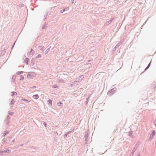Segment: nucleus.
<instances>
[{"instance_id": "f257e3e1", "label": "nucleus", "mask_w": 156, "mask_h": 156, "mask_svg": "<svg viewBox=\"0 0 156 156\" xmlns=\"http://www.w3.org/2000/svg\"><path fill=\"white\" fill-rule=\"evenodd\" d=\"M35 74L34 73L29 72L27 75V76L28 79H31L35 77Z\"/></svg>"}, {"instance_id": "f03ea898", "label": "nucleus", "mask_w": 156, "mask_h": 156, "mask_svg": "<svg viewBox=\"0 0 156 156\" xmlns=\"http://www.w3.org/2000/svg\"><path fill=\"white\" fill-rule=\"evenodd\" d=\"M116 91V88H113L108 91V94L109 96H111L114 94Z\"/></svg>"}, {"instance_id": "7ed1b4c3", "label": "nucleus", "mask_w": 156, "mask_h": 156, "mask_svg": "<svg viewBox=\"0 0 156 156\" xmlns=\"http://www.w3.org/2000/svg\"><path fill=\"white\" fill-rule=\"evenodd\" d=\"M89 130H87L85 132V135H84V138L85 139V140L86 141H87L89 139L88 138V133H89Z\"/></svg>"}, {"instance_id": "20e7f679", "label": "nucleus", "mask_w": 156, "mask_h": 156, "mask_svg": "<svg viewBox=\"0 0 156 156\" xmlns=\"http://www.w3.org/2000/svg\"><path fill=\"white\" fill-rule=\"evenodd\" d=\"M151 87L153 89H156V82H154L152 83L151 85Z\"/></svg>"}, {"instance_id": "39448f33", "label": "nucleus", "mask_w": 156, "mask_h": 156, "mask_svg": "<svg viewBox=\"0 0 156 156\" xmlns=\"http://www.w3.org/2000/svg\"><path fill=\"white\" fill-rule=\"evenodd\" d=\"M129 136L133 138H135V136L133 134V131H130L129 132Z\"/></svg>"}, {"instance_id": "423d86ee", "label": "nucleus", "mask_w": 156, "mask_h": 156, "mask_svg": "<svg viewBox=\"0 0 156 156\" xmlns=\"http://www.w3.org/2000/svg\"><path fill=\"white\" fill-rule=\"evenodd\" d=\"M10 152V151L9 149H5L2 151H0V154L2 153H9Z\"/></svg>"}, {"instance_id": "0eeeda50", "label": "nucleus", "mask_w": 156, "mask_h": 156, "mask_svg": "<svg viewBox=\"0 0 156 156\" xmlns=\"http://www.w3.org/2000/svg\"><path fill=\"white\" fill-rule=\"evenodd\" d=\"M84 78V76L83 75H81L80 76L79 78L78 79H77V81H78V82H79V81H81Z\"/></svg>"}, {"instance_id": "6e6552de", "label": "nucleus", "mask_w": 156, "mask_h": 156, "mask_svg": "<svg viewBox=\"0 0 156 156\" xmlns=\"http://www.w3.org/2000/svg\"><path fill=\"white\" fill-rule=\"evenodd\" d=\"M136 150V148L134 147L132 151L131 154H130V156H133L134 154L135 151Z\"/></svg>"}, {"instance_id": "1a4fd4ad", "label": "nucleus", "mask_w": 156, "mask_h": 156, "mask_svg": "<svg viewBox=\"0 0 156 156\" xmlns=\"http://www.w3.org/2000/svg\"><path fill=\"white\" fill-rule=\"evenodd\" d=\"M48 14V11H47L45 12L44 14H43V16L44 17V20L45 19L47 18Z\"/></svg>"}, {"instance_id": "9d476101", "label": "nucleus", "mask_w": 156, "mask_h": 156, "mask_svg": "<svg viewBox=\"0 0 156 156\" xmlns=\"http://www.w3.org/2000/svg\"><path fill=\"white\" fill-rule=\"evenodd\" d=\"M119 43L117 44L113 48V52H114L115 51L116 49L119 46Z\"/></svg>"}, {"instance_id": "9b49d317", "label": "nucleus", "mask_w": 156, "mask_h": 156, "mask_svg": "<svg viewBox=\"0 0 156 156\" xmlns=\"http://www.w3.org/2000/svg\"><path fill=\"white\" fill-rule=\"evenodd\" d=\"M38 48L40 49V50L42 51H44V47H42V46L39 45L38 46Z\"/></svg>"}, {"instance_id": "f8f14e48", "label": "nucleus", "mask_w": 156, "mask_h": 156, "mask_svg": "<svg viewBox=\"0 0 156 156\" xmlns=\"http://www.w3.org/2000/svg\"><path fill=\"white\" fill-rule=\"evenodd\" d=\"M52 101L50 99H49L48 100L47 102L48 104V105L50 106H51L52 105Z\"/></svg>"}, {"instance_id": "ddd939ff", "label": "nucleus", "mask_w": 156, "mask_h": 156, "mask_svg": "<svg viewBox=\"0 0 156 156\" xmlns=\"http://www.w3.org/2000/svg\"><path fill=\"white\" fill-rule=\"evenodd\" d=\"M156 133V132L155 130H153L152 131L151 133V134L150 136V137H151V136H154L155 135Z\"/></svg>"}, {"instance_id": "4468645a", "label": "nucleus", "mask_w": 156, "mask_h": 156, "mask_svg": "<svg viewBox=\"0 0 156 156\" xmlns=\"http://www.w3.org/2000/svg\"><path fill=\"white\" fill-rule=\"evenodd\" d=\"M151 60L150 62L149 63L147 66L146 68L144 69V71H146L149 68L150 66H151Z\"/></svg>"}, {"instance_id": "2eb2a0df", "label": "nucleus", "mask_w": 156, "mask_h": 156, "mask_svg": "<svg viewBox=\"0 0 156 156\" xmlns=\"http://www.w3.org/2000/svg\"><path fill=\"white\" fill-rule=\"evenodd\" d=\"M5 51H6V50L5 49L4 50H1V56H3V55H4L5 53Z\"/></svg>"}, {"instance_id": "dca6fc26", "label": "nucleus", "mask_w": 156, "mask_h": 156, "mask_svg": "<svg viewBox=\"0 0 156 156\" xmlns=\"http://www.w3.org/2000/svg\"><path fill=\"white\" fill-rule=\"evenodd\" d=\"M39 97V96L37 94L34 95L33 96V98L35 99H37Z\"/></svg>"}, {"instance_id": "f3484780", "label": "nucleus", "mask_w": 156, "mask_h": 156, "mask_svg": "<svg viewBox=\"0 0 156 156\" xmlns=\"http://www.w3.org/2000/svg\"><path fill=\"white\" fill-rule=\"evenodd\" d=\"M34 52L35 51L32 48H31L30 52H29L28 53L29 54L33 55L34 54Z\"/></svg>"}, {"instance_id": "a211bd4d", "label": "nucleus", "mask_w": 156, "mask_h": 156, "mask_svg": "<svg viewBox=\"0 0 156 156\" xmlns=\"http://www.w3.org/2000/svg\"><path fill=\"white\" fill-rule=\"evenodd\" d=\"M57 105L58 106L60 107L62 106L63 103L61 101H59L57 103Z\"/></svg>"}, {"instance_id": "6ab92c4d", "label": "nucleus", "mask_w": 156, "mask_h": 156, "mask_svg": "<svg viewBox=\"0 0 156 156\" xmlns=\"http://www.w3.org/2000/svg\"><path fill=\"white\" fill-rule=\"evenodd\" d=\"M28 60H29V58H25V59L24 60V61L25 62L26 65H28Z\"/></svg>"}, {"instance_id": "aec40b11", "label": "nucleus", "mask_w": 156, "mask_h": 156, "mask_svg": "<svg viewBox=\"0 0 156 156\" xmlns=\"http://www.w3.org/2000/svg\"><path fill=\"white\" fill-rule=\"evenodd\" d=\"M2 141L3 142V144L4 143L5 144H6L8 143V142L7 141V140L4 139H3Z\"/></svg>"}, {"instance_id": "412c9836", "label": "nucleus", "mask_w": 156, "mask_h": 156, "mask_svg": "<svg viewBox=\"0 0 156 156\" xmlns=\"http://www.w3.org/2000/svg\"><path fill=\"white\" fill-rule=\"evenodd\" d=\"M41 123L44 125L45 128L47 127V123L46 122L42 121L41 122Z\"/></svg>"}, {"instance_id": "4be33fe9", "label": "nucleus", "mask_w": 156, "mask_h": 156, "mask_svg": "<svg viewBox=\"0 0 156 156\" xmlns=\"http://www.w3.org/2000/svg\"><path fill=\"white\" fill-rule=\"evenodd\" d=\"M15 101H14V99H12L11 100V103H10V105H12L14 104L15 103Z\"/></svg>"}, {"instance_id": "5701e85b", "label": "nucleus", "mask_w": 156, "mask_h": 156, "mask_svg": "<svg viewBox=\"0 0 156 156\" xmlns=\"http://www.w3.org/2000/svg\"><path fill=\"white\" fill-rule=\"evenodd\" d=\"M24 72L23 71H18L16 73L17 75H20L21 74L23 73Z\"/></svg>"}, {"instance_id": "b1692460", "label": "nucleus", "mask_w": 156, "mask_h": 156, "mask_svg": "<svg viewBox=\"0 0 156 156\" xmlns=\"http://www.w3.org/2000/svg\"><path fill=\"white\" fill-rule=\"evenodd\" d=\"M58 86L57 85H52V87L53 88H55L58 87Z\"/></svg>"}, {"instance_id": "393cba45", "label": "nucleus", "mask_w": 156, "mask_h": 156, "mask_svg": "<svg viewBox=\"0 0 156 156\" xmlns=\"http://www.w3.org/2000/svg\"><path fill=\"white\" fill-rule=\"evenodd\" d=\"M63 12L68 11L69 10V7H67L66 8H65V9H62Z\"/></svg>"}, {"instance_id": "a878e982", "label": "nucleus", "mask_w": 156, "mask_h": 156, "mask_svg": "<svg viewBox=\"0 0 156 156\" xmlns=\"http://www.w3.org/2000/svg\"><path fill=\"white\" fill-rule=\"evenodd\" d=\"M10 119V117L9 115H8L6 117V119L5 121H6V120H9V119Z\"/></svg>"}, {"instance_id": "bb28decb", "label": "nucleus", "mask_w": 156, "mask_h": 156, "mask_svg": "<svg viewBox=\"0 0 156 156\" xmlns=\"http://www.w3.org/2000/svg\"><path fill=\"white\" fill-rule=\"evenodd\" d=\"M21 100L24 101L26 102H27V103L29 102L28 100L27 99H25V98L22 99H21Z\"/></svg>"}, {"instance_id": "cd10ccee", "label": "nucleus", "mask_w": 156, "mask_h": 156, "mask_svg": "<svg viewBox=\"0 0 156 156\" xmlns=\"http://www.w3.org/2000/svg\"><path fill=\"white\" fill-rule=\"evenodd\" d=\"M20 80H23L24 79V77L22 75H20Z\"/></svg>"}, {"instance_id": "c85d7f7f", "label": "nucleus", "mask_w": 156, "mask_h": 156, "mask_svg": "<svg viewBox=\"0 0 156 156\" xmlns=\"http://www.w3.org/2000/svg\"><path fill=\"white\" fill-rule=\"evenodd\" d=\"M51 48V46H50L49 48H48L45 51L46 54L48 53L49 51H50V48Z\"/></svg>"}, {"instance_id": "c756f323", "label": "nucleus", "mask_w": 156, "mask_h": 156, "mask_svg": "<svg viewBox=\"0 0 156 156\" xmlns=\"http://www.w3.org/2000/svg\"><path fill=\"white\" fill-rule=\"evenodd\" d=\"M11 93L12 94L11 95V96H14L17 94V93L16 92L12 91Z\"/></svg>"}, {"instance_id": "7c9ffc66", "label": "nucleus", "mask_w": 156, "mask_h": 156, "mask_svg": "<svg viewBox=\"0 0 156 156\" xmlns=\"http://www.w3.org/2000/svg\"><path fill=\"white\" fill-rule=\"evenodd\" d=\"M13 114H14V112H13L9 111L8 112V114L9 115H12Z\"/></svg>"}, {"instance_id": "2f4dec72", "label": "nucleus", "mask_w": 156, "mask_h": 156, "mask_svg": "<svg viewBox=\"0 0 156 156\" xmlns=\"http://www.w3.org/2000/svg\"><path fill=\"white\" fill-rule=\"evenodd\" d=\"M5 122H6V124L7 125H9V123L10 122V121L9 120H6V121H5Z\"/></svg>"}, {"instance_id": "473e14b6", "label": "nucleus", "mask_w": 156, "mask_h": 156, "mask_svg": "<svg viewBox=\"0 0 156 156\" xmlns=\"http://www.w3.org/2000/svg\"><path fill=\"white\" fill-rule=\"evenodd\" d=\"M41 57V55L40 54H38L37 56L35 57V58H39Z\"/></svg>"}, {"instance_id": "72a5a7b5", "label": "nucleus", "mask_w": 156, "mask_h": 156, "mask_svg": "<svg viewBox=\"0 0 156 156\" xmlns=\"http://www.w3.org/2000/svg\"><path fill=\"white\" fill-rule=\"evenodd\" d=\"M114 20V18H112L110 19V20L109 21V22L110 23H111V22L113 21V20Z\"/></svg>"}, {"instance_id": "f704fd0d", "label": "nucleus", "mask_w": 156, "mask_h": 156, "mask_svg": "<svg viewBox=\"0 0 156 156\" xmlns=\"http://www.w3.org/2000/svg\"><path fill=\"white\" fill-rule=\"evenodd\" d=\"M58 83H64V82H63V80H58Z\"/></svg>"}, {"instance_id": "c9c22d12", "label": "nucleus", "mask_w": 156, "mask_h": 156, "mask_svg": "<svg viewBox=\"0 0 156 156\" xmlns=\"http://www.w3.org/2000/svg\"><path fill=\"white\" fill-rule=\"evenodd\" d=\"M68 134H69V133H66L64 135V138H65L66 137H67V135Z\"/></svg>"}, {"instance_id": "e433bc0d", "label": "nucleus", "mask_w": 156, "mask_h": 156, "mask_svg": "<svg viewBox=\"0 0 156 156\" xmlns=\"http://www.w3.org/2000/svg\"><path fill=\"white\" fill-rule=\"evenodd\" d=\"M4 132H5V133L6 134H6H9V133L10 131H4Z\"/></svg>"}, {"instance_id": "4c0bfd02", "label": "nucleus", "mask_w": 156, "mask_h": 156, "mask_svg": "<svg viewBox=\"0 0 156 156\" xmlns=\"http://www.w3.org/2000/svg\"><path fill=\"white\" fill-rule=\"evenodd\" d=\"M31 62L32 63V64H34V59L33 58L31 60Z\"/></svg>"}, {"instance_id": "58836bf2", "label": "nucleus", "mask_w": 156, "mask_h": 156, "mask_svg": "<svg viewBox=\"0 0 156 156\" xmlns=\"http://www.w3.org/2000/svg\"><path fill=\"white\" fill-rule=\"evenodd\" d=\"M15 76H13L12 78V81H13L15 79Z\"/></svg>"}, {"instance_id": "ea45409f", "label": "nucleus", "mask_w": 156, "mask_h": 156, "mask_svg": "<svg viewBox=\"0 0 156 156\" xmlns=\"http://www.w3.org/2000/svg\"><path fill=\"white\" fill-rule=\"evenodd\" d=\"M78 81H77L76 80L74 81L73 83V84L74 85L75 84H76V85H77V84H76L77 83H78Z\"/></svg>"}, {"instance_id": "a19ab883", "label": "nucleus", "mask_w": 156, "mask_h": 156, "mask_svg": "<svg viewBox=\"0 0 156 156\" xmlns=\"http://www.w3.org/2000/svg\"><path fill=\"white\" fill-rule=\"evenodd\" d=\"M106 24L107 25H109V24H110L111 23H110L109 21H107L106 22Z\"/></svg>"}, {"instance_id": "79ce46f5", "label": "nucleus", "mask_w": 156, "mask_h": 156, "mask_svg": "<svg viewBox=\"0 0 156 156\" xmlns=\"http://www.w3.org/2000/svg\"><path fill=\"white\" fill-rule=\"evenodd\" d=\"M91 61V60H89L87 62V63L90 64L91 63H90V62Z\"/></svg>"}, {"instance_id": "37998d69", "label": "nucleus", "mask_w": 156, "mask_h": 156, "mask_svg": "<svg viewBox=\"0 0 156 156\" xmlns=\"http://www.w3.org/2000/svg\"><path fill=\"white\" fill-rule=\"evenodd\" d=\"M2 133L3 134L2 135V137H5L6 135V134H5V133Z\"/></svg>"}, {"instance_id": "c03bdc74", "label": "nucleus", "mask_w": 156, "mask_h": 156, "mask_svg": "<svg viewBox=\"0 0 156 156\" xmlns=\"http://www.w3.org/2000/svg\"><path fill=\"white\" fill-rule=\"evenodd\" d=\"M74 2V0H71L70 1V2L72 4H73Z\"/></svg>"}, {"instance_id": "a18cd8bd", "label": "nucleus", "mask_w": 156, "mask_h": 156, "mask_svg": "<svg viewBox=\"0 0 156 156\" xmlns=\"http://www.w3.org/2000/svg\"><path fill=\"white\" fill-rule=\"evenodd\" d=\"M63 11L62 10H61L60 11V13H62L63 12Z\"/></svg>"}, {"instance_id": "49530a36", "label": "nucleus", "mask_w": 156, "mask_h": 156, "mask_svg": "<svg viewBox=\"0 0 156 156\" xmlns=\"http://www.w3.org/2000/svg\"><path fill=\"white\" fill-rule=\"evenodd\" d=\"M12 136H9L8 138L9 139V140L10 141L11 139L12 138Z\"/></svg>"}, {"instance_id": "de8ad7c7", "label": "nucleus", "mask_w": 156, "mask_h": 156, "mask_svg": "<svg viewBox=\"0 0 156 156\" xmlns=\"http://www.w3.org/2000/svg\"><path fill=\"white\" fill-rule=\"evenodd\" d=\"M45 25L44 26H43L42 27V29H43L45 28Z\"/></svg>"}, {"instance_id": "09e8293b", "label": "nucleus", "mask_w": 156, "mask_h": 156, "mask_svg": "<svg viewBox=\"0 0 156 156\" xmlns=\"http://www.w3.org/2000/svg\"><path fill=\"white\" fill-rule=\"evenodd\" d=\"M31 88H36V86H33L32 87H31Z\"/></svg>"}, {"instance_id": "8fccbe9b", "label": "nucleus", "mask_w": 156, "mask_h": 156, "mask_svg": "<svg viewBox=\"0 0 156 156\" xmlns=\"http://www.w3.org/2000/svg\"><path fill=\"white\" fill-rule=\"evenodd\" d=\"M15 44V42L13 44V46L12 47V49L13 48L14 46V44Z\"/></svg>"}, {"instance_id": "3c124183", "label": "nucleus", "mask_w": 156, "mask_h": 156, "mask_svg": "<svg viewBox=\"0 0 156 156\" xmlns=\"http://www.w3.org/2000/svg\"><path fill=\"white\" fill-rule=\"evenodd\" d=\"M86 99H87V101H86V103H87L88 101V100L87 98Z\"/></svg>"}, {"instance_id": "603ef678", "label": "nucleus", "mask_w": 156, "mask_h": 156, "mask_svg": "<svg viewBox=\"0 0 156 156\" xmlns=\"http://www.w3.org/2000/svg\"><path fill=\"white\" fill-rule=\"evenodd\" d=\"M22 5H23V4H20L19 5V6L21 7V6L22 7Z\"/></svg>"}, {"instance_id": "864d4df0", "label": "nucleus", "mask_w": 156, "mask_h": 156, "mask_svg": "<svg viewBox=\"0 0 156 156\" xmlns=\"http://www.w3.org/2000/svg\"><path fill=\"white\" fill-rule=\"evenodd\" d=\"M71 131H69L67 132V133H69V134L71 132Z\"/></svg>"}, {"instance_id": "5fc2aeb1", "label": "nucleus", "mask_w": 156, "mask_h": 156, "mask_svg": "<svg viewBox=\"0 0 156 156\" xmlns=\"http://www.w3.org/2000/svg\"><path fill=\"white\" fill-rule=\"evenodd\" d=\"M137 156H140V153L138 154Z\"/></svg>"}, {"instance_id": "6e6d98bb", "label": "nucleus", "mask_w": 156, "mask_h": 156, "mask_svg": "<svg viewBox=\"0 0 156 156\" xmlns=\"http://www.w3.org/2000/svg\"><path fill=\"white\" fill-rule=\"evenodd\" d=\"M54 18V17H53V18H52V20L51 21H53V20H54V19H53H53Z\"/></svg>"}, {"instance_id": "4d7b16f0", "label": "nucleus", "mask_w": 156, "mask_h": 156, "mask_svg": "<svg viewBox=\"0 0 156 156\" xmlns=\"http://www.w3.org/2000/svg\"><path fill=\"white\" fill-rule=\"evenodd\" d=\"M136 146V147H138V145H137V144H136L135 145Z\"/></svg>"}, {"instance_id": "13d9d810", "label": "nucleus", "mask_w": 156, "mask_h": 156, "mask_svg": "<svg viewBox=\"0 0 156 156\" xmlns=\"http://www.w3.org/2000/svg\"><path fill=\"white\" fill-rule=\"evenodd\" d=\"M154 136H151V137H150V138H151L152 139L153 138Z\"/></svg>"}, {"instance_id": "bf43d9fd", "label": "nucleus", "mask_w": 156, "mask_h": 156, "mask_svg": "<svg viewBox=\"0 0 156 156\" xmlns=\"http://www.w3.org/2000/svg\"><path fill=\"white\" fill-rule=\"evenodd\" d=\"M15 140H13L12 141V142H14V141Z\"/></svg>"}, {"instance_id": "052dcab7", "label": "nucleus", "mask_w": 156, "mask_h": 156, "mask_svg": "<svg viewBox=\"0 0 156 156\" xmlns=\"http://www.w3.org/2000/svg\"><path fill=\"white\" fill-rule=\"evenodd\" d=\"M23 146V144H22V145H20V146L22 147V146Z\"/></svg>"}, {"instance_id": "680f3d73", "label": "nucleus", "mask_w": 156, "mask_h": 156, "mask_svg": "<svg viewBox=\"0 0 156 156\" xmlns=\"http://www.w3.org/2000/svg\"><path fill=\"white\" fill-rule=\"evenodd\" d=\"M147 21H146V22L145 23L147 22Z\"/></svg>"}, {"instance_id": "e2e57ef3", "label": "nucleus", "mask_w": 156, "mask_h": 156, "mask_svg": "<svg viewBox=\"0 0 156 156\" xmlns=\"http://www.w3.org/2000/svg\"><path fill=\"white\" fill-rule=\"evenodd\" d=\"M128 156L127 155V156Z\"/></svg>"}]
</instances>
